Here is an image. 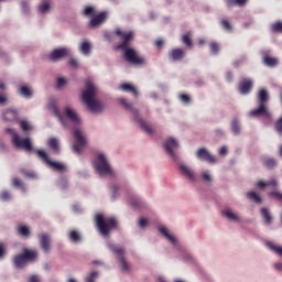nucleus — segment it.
<instances>
[{
    "label": "nucleus",
    "instance_id": "1a4fd4ad",
    "mask_svg": "<svg viewBox=\"0 0 282 282\" xmlns=\"http://www.w3.org/2000/svg\"><path fill=\"white\" fill-rule=\"evenodd\" d=\"M12 144L15 147V149H24V151L28 152L34 151L30 138L21 139L19 134H14V138L12 139Z\"/></svg>",
    "mask_w": 282,
    "mask_h": 282
},
{
    "label": "nucleus",
    "instance_id": "5fc2aeb1",
    "mask_svg": "<svg viewBox=\"0 0 282 282\" xmlns=\"http://www.w3.org/2000/svg\"><path fill=\"white\" fill-rule=\"evenodd\" d=\"M139 226L140 228H147V226H149V220L147 218H141L139 220Z\"/></svg>",
    "mask_w": 282,
    "mask_h": 282
},
{
    "label": "nucleus",
    "instance_id": "c9c22d12",
    "mask_svg": "<svg viewBox=\"0 0 282 282\" xmlns=\"http://www.w3.org/2000/svg\"><path fill=\"white\" fill-rule=\"evenodd\" d=\"M231 131L235 135H239V133H241V126H239V120L234 119L231 121Z\"/></svg>",
    "mask_w": 282,
    "mask_h": 282
},
{
    "label": "nucleus",
    "instance_id": "0e129e2a",
    "mask_svg": "<svg viewBox=\"0 0 282 282\" xmlns=\"http://www.w3.org/2000/svg\"><path fill=\"white\" fill-rule=\"evenodd\" d=\"M219 154L220 155H227L228 154V148L221 147L220 150H219Z\"/></svg>",
    "mask_w": 282,
    "mask_h": 282
},
{
    "label": "nucleus",
    "instance_id": "69168bd1",
    "mask_svg": "<svg viewBox=\"0 0 282 282\" xmlns=\"http://www.w3.org/2000/svg\"><path fill=\"white\" fill-rule=\"evenodd\" d=\"M257 186H258V188H265V186H268V182L265 183V182H263V181H259V182L257 183Z\"/></svg>",
    "mask_w": 282,
    "mask_h": 282
},
{
    "label": "nucleus",
    "instance_id": "052dcab7",
    "mask_svg": "<svg viewBox=\"0 0 282 282\" xmlns=\"http://www.w3.org/2000/svg\"><path fill=\"white\" fill-rule=\"evenodd\" d=\"M68 63L70 67H78V61H76L75 58H70Z\"/></svg>",
    "mask_w": 282,
    "mask_h": 282
},
{
    "label": "nucleus",
    "instance_id": "39448f33",
    "mask_svg": "<svg viewBox=\"0 0 282 282\" xmlns=\"http://www.w3.org/2000/svg\"><path fill=\"white\" fill-rule=\"evenodd\" d=\"M82 14L90 19L88 23L89 28H98V25H102L108 17L107 11H101L96 14V9L91 6L85 7Z\"/></svg>",
    "mask_w": 282,
    "mask_h": 282
},
{
    "label": "nucleus",
    "instance_id": "f257e3e1",
    "mask_svg": "<svg viewBox=\"0 0 282 282\" xmlns=\"http://www.w3.org/2000/svg\"><path fill=\"white\" fill-rule=\"evenodd\" d=\"M113 34L120 39L116 46V50L124 51V58L127 63H131V65H144V58L135 52L134 48H130L131 41L135 39V33L133 31H124L122 29H116Z\"/></svg>",
    "mask_w": 282,
    "mask_h": 282
},
{
    "label": "nucleus",
    "instance_id": "6ab92c4d",
    "mask_svg": "<svg viewBox=\"0 0 282 282\" xmlns=\"http://www.w3.org/2000/svg\"><path fill=\"white\" fill-rule=\"evenodd\" d=\"M180 171L182 175H184L185 177H187V180H189V182H195V172H193V170H191L188 166L181 164Z\"/></svg>",
    "mask_w": 282,
    "mask_h": 282
},
{
    "label": "nucleus",
    "instance_id": "79ce46f5",
    "mask_svg": "<svg viewBox=\"0 0 282 282\" xmlns=\"http://www.w3.org/2000/svg\"><path fill=\"white\" fill-rule=\"evenodd\" d=\"M182 43L187 47H193V40L191 39V33L182 36Z\"/></svg>",
    "mask_w": 282,
    "mask_h": 282
},
{
    "label": "nucleus",
    "instance_id": "bf43d9fd",
    "mask_svg": "<svg viewBox=\"0 0 282 282\" xmlns=\"http://www.w3.org/2000/svg\"><path fill=\"white\" fill-rule=\"evenodd\" d=\"M6 132L11 133L12 140H14V135H19V133H17V131H14L12 128L7 129Z\"/></svg>",
    "mask_w": 282,
    "mask_h": 282
},
{
    "label": "nucleus",
    "instance_id": "4468645a",
    "mask_svg": "<svg viewBox=\"0 0 282 282\" xmlns=\"http://www.w3.org/2000/svg\"><path fill=\"white\" fill-rule=\"evenodd\" d=\"M47 147L51 149V151H53L55 155L61 154V141H58L57 138H50L47 141Z\"/></svg>",
    "mask_w": 282,
    "mask_h": 282
},
{
    "label": "nucleus",
    "instance_id": "72a5a7b5",
    "mask_svg": "<svg viewBox=\"0 0 282 282\" xmlns=\"http://www.w3.org/2000/svg\"><path fill=\"white\" fill-rule=\"evenodd\" d=\"M139 123L142 131L149 133V135H153V128H151V126L147 124V122H144L142 119H139Z\"/></svg>",
    "mask_w": 282,
    "mask_h": 282
},
{
    "label": "nucleus",
    "instance_id": "ea45409f",
    "mask_svg": "<svg viewBox=\"0 0 282 282\" xmlns=\"http://www.w3.org/2000/svg\"><path fill=\"white\" fill-rule=\"evenodd\" d=\"M39 11L41 12V14H47V12H50V1H43L39 6Z\"/></svg>",
    "mask_w": 282,
    "mask_h": 282
},
{
    "label": "nucleus",
    "instance_id": "f704fd0d",
    "mask_svg": "<svg viewBox=\"0 0 282 282\" xmlns=\"http://www.w3.org/2000/svg\"><path fill=\"white\" fill-rule=\"evenodd\" d=\"M263 166H265V169H269V171H271L272 169H275L276 160L267 158L263 160Z\"/></svg>",
    "mask_w": 282,
    "mask_h": 282
},
{
    "label": "nucleus",
    "instance_id": "ddd939ff",
    "mask_svg": "<svg viewBox=\"0 0 282 282\" xmlns=\"http://www.w3.org/2000/svg\"><path fill=\"white\" fill-rule=\"evenodd\" d=\"M239 91L242 96H246L252 91V79L245 78L239 84Z\"/></svg>",
    "mask_w": 282,
    "mask_h": 282
},
{
    "label": "nucleus",
    "instance_id": "680f3d73",
    "mask_svg": "<svg viewBox=\"0 0 282 282\" xmlns=\"http://www.w3.org/2000/svg\"><path fill=\"white\" fill-rule=\"evenodd\" d=\"M267 186H272V188H276V180L268 181Z\"/></svg>",
    "mask_w": 282,
    "mask_h": 282
},
{
    "label": "nucleus",
    "instance_id": "f8f14e48",
    "mask_svg": "<svg viewBox=\"0 0 282 282\" xmlns=\"http://www.w3.org/2000/svg\"><path fill=\"white\" fill-rule=\"evenodd\" d=\"M196 156L203 162H208V164H215V162H217V159L213 156V154H210V152H208V150H206L205 148H200L196 152Z\"/></svg>",
    "mask_w": 282,
    "mask_h": 282
},
{
    "label": "nucleus",
    "instance_id": "e433bc0d",
    "mask_svg": "<svg viewBox=\"0 0 282 282\" xmlns=\"http://www.w3.org/2000/svg\"><path fill=\"white\" fill-rule=\"evenodd\" d=\"M20 95L23 96V98H32V89L28 86H22L19 89Z\"/></svg>",
    "mask_w": 282,
    "mask_h": 282
},
{
    "label": "nucleus",
    "instance_id": "393cba45",
    "mask_svg": "<svg viewBox=\"0 0 282 282\" xmlns=\"http://www.w3.org/2000/svg\"><path fill=\"white\" fill-rule=\"evenodd\" d=\"M260 213L265 221V224L270 225L272 224V214H270V210L265 207H262L260 209Z\"/></svg>",
    "mask_w": 282,
    "mask_h": 282
},
{
    "label": "nucleus",
    "instance_id": "58836bf2",
    "mask_svg": "<svg viewBox=\"0 0 282 282\" xmlns=\"http://www.w3.org/2000/svg\"><path fill=\"white\" fill-rule=\"evenodd\" d=\"M109 248L111 250V252H113L115 254H118V257H123L122 254H124V249L121 247H118L116 245H109Z\"/></svg>",
    "mask_w": 282,
    "mask_h": 282
},
{
    "label": "nucleus",
    "instance_id": "4d7b16f0",
    "mask_svg": "<svg viewBox=\"0 0 282 282\" xmlns=\"http://www.w3.org/2000/svg\"><path fill=\"white\" fill-rule=\"evenodd\" d=\"M3 257H6V247L0 242V259H3Z\"/></svg>",
    "mask_w": 282,
    "mask_h": 282
},
{
    "label": "nucleus",
    "instance_id": "c756f323",
    "mask_svg": "<svg viewBox=\"0 0 282 282\" xmlns=\"http://www.w3.org/2000/svg\"><path fill=\"white\" fill-rule=\"evenodd\" d=\"M227 8H232V6H238L239 8H243L248 0H227Z\"/></svg>",
    "mask_w": 282,
    "mask_h": 282
},
{
    "label": "nucleus",
    "instance_id": "4c0bfd02",
    "mask_svg": "<svg viewBox=\"0 0 282 282\" xmlns=\"http://www.w3.org/2000/svg\"><path fill=\"white\" fill-rule=\"evenodd\" d=\"M267 246L270 250L282 257V247L276 246L274 242H267Z\"/></svg>",
    "mask_w": 282,
    "mask_h": 282
},
{
    "label": "nucleus",
    "instance_id": "a19ab883",
    "mask_svg": "<svg viewBox=\"0 0 282 282\" xmlns=\"http://www.w3.org/2000/svg\"><path fill=\"white\" fill-rule=\"evenodd\" d=\"M271 31L275 34H282V22L278 21L271 25Z\"/></svg>",
    "mask_w": 282,
    "mask_h": 282
},
{
    "label": "nucleus",
    "instance_id": "aec40b11",
    "mask_svg": "<svg viewBox=\"0 0 282 282\" xmlns=\"http://www.w3.org/2000/svg\"><path fill=\"white\" fill-rule=\"evenodd\" d=\"M129 204L132 206V208H137V210L144 208V200L140 199L138 196H132L129 200Z\"/></svg>",
    "mask_w": 282,
    "mask_h": 282
},
{
    "label": "nucleus",
    "instance_id": "338daca9",
    "mask_svg": "<svg viewBox=\"0 0 282 282\" xmlns=\"http://www.w3.org/2000/svg\"><path fill=\"white\" fill-rule=\"evenodd\" d=\"M118 194V186H112V199L116 200V195Z\"/></svg>",
    "mask_w": 282,
    "mask_h": 282
},
{
    "label": "nucleus",
    "instance_id": "13d9d810",
    "mask_svg": "<svg viewBox=\"0 0 282 282\" xmlns=\"http://www.w3.org/2000/svg\"><path fill=\"white\" fill-rule=\"evenodd\" d=\"M202 177L204 180V182H210V174H208L207 172H203L202 173Z\"/></svg>",
    "mask_w": 282,
    "mask_h": 282
},
{
    "label": "nucleus",
    "instance_id": "f03ea898",
    "mask_svg": "<svg viewBox=\"0 0 282 282\" xmlns=\"http://www.w3.org/2000/svg\"><path fill=\"white\" fill-rule=\"evenodd\" d=\"M270 100V95L268 90L260 89L257 96L258 107L249 112L251 118H263L262 122L268 127L272 124V112L268 107V102Z\"/></svg>",
    "mask_w": 282,
    "mask_h": 282
},
{
    "label": "nucleus",
    "instance_id": "412c9836",
    "mask_svg": "<svg viewBox=\"0 0 282 282\" xmlns=\"http://www.w3.org/2000/svg\"><path fill=\"white\" fill-rule=\"evenodd\" d=\"M24 259L28 261H34L39 257V252L36 250L24 249L23 253Z\"/></svg>",
    "mask_w": 282,
    "mask_h": 282
},
{
    "label": "nucleus",
    "instance_id": "a878e982",
    "mask_svg": "<svg viewBox=\"0 0 282 282\" xmlns=\"http://www.w3.org/2000/svg\"><path fill=\"white\" fill-rule=\"evenodd\" d=\"M120 105L128 111H132L133 116H138V109L133 108V105L129 104L127 99H119Z\"/></svg>",
    "mask_w": 282,
    "mask_h": 282
},
{
    "label": "nucleus",
    "instance_id": "cd10ccee",
    "mask_svg": "<svg viewBox=\"0 0 282 282\" xmlns=\"http://www.w3.org/2000/svg\"><path fill=\"white\" fill-rule=\"evenodd\" d=\"M79 52L85 54V56H89V54H91V44L89 42H83L80 44Z\"/></svg>",
    "mask_w": 282,
    "mask_h": 282
},
{
    "label": "nucleus",
    "instance_id": "864d4df0",
    "mask_svg": "<svg viewBox=\"0 0 282 282\" xmlns=\"http://www.w3.org/2000/svg\"><path fill=\"white\" fill-rule=\"evenodd\" d=\"M11 195H10V192L8 191H4L0 194V199H2V202H9Z\"/></svg>",
    "mask_w": 282,
    "mask_h": 282
},
{
    "label": "nucleus",
    "instance_id": "0eeeda50",
    "mask_svg": "<svg viewBox=\"0 0 282 282\" xmlns=\"http://www.w3.org/2000/svg\"><path fill=\"white\" fill-rule=\"evenodd\" d=\"M95 170L102 177L104 175H109L113 177V170H111V165L107 161V158L104 154L97 155V161L95 162Z\"/></svg>",
    "mask_w": 282,
    "mask_h": 282
},
{
    "label": "nucleus",
    "instance_id": "b1692460",
    "mask_svg": "<svg viewBox=\"0 0 282 282\" xmlns=\"http://www.w3.org/2000/svg\"><path fill=\"white\" fill-rule=\"evenodd\" d=\"M263 63L267 67H276L279 65V59L276 57L264 56Z\"/></svg>",
    "mask_w": 282,
    "mask_h": 282
},
{
    "label": "nucleus",
    "instance_id": "de8ad7c7",
    "mask_svg": "<svg viewBox=\"0 0 282 282\" xmlns=\"http://www.w3.org/2000/svg\"><path fill=\"white\" fill-rule=\"evenodd\" d=\"M274 129L279 135H282V117H280L274 124Z\"/></svg>",
    "mask_w": 282,
    "mask_h": 282
},
{
    "label": "nucleus",
    "instance_id": "8fccbe9b",
    "mask_svg": "<svg viewBox=\"0 0 282 282\" xmlns=\"http://www.w3.org/2000/svg\"><path fill=\"white\" fill-rule=\"evenodd\" d=\"M269 197H273V199H276L278 202H282V193L273 191L269 193Z\"/></svg>",
    "mask_w": 282,
    "mask_h": 282
},
{
    "label": "nucleus",
    "instance_id": "f3484780",
    "mask_svg": "<svg viewBox=\"0 0 282 282\" xmlns=\"http://www.w3.org/2000/svg\"><path fill=\"white\" fill-rule=\"evenodd\" d=\"M65 116L74 124L80 123V118H78V113H76V111H74V109H72L70 107L65 108Z\"/></svg>",
    "mask_w": 282,
    "mask_h": 282
},
{
    "label": "nucleus",
    "instance_id": "20e7f679",
    "mask_svg": "<svg viewBox=\"0 0 282 282\" xmlns=\"http://www.w3.org/2000/svg\"><path fill=\"white\" fill-rule=\"evenodd\" d=\"M95 224L102 237H109L111 230L118 228V220L115 217L105 218L102 214H96Z\"/></svg>",
    "mask_w": 282,
    "mask_h": 282
},
{
    "label": "nucleus",
    "instance_id": "a211bd4d",
    "mask_svg": "<svg viewBox=\"0 0 282 282\" xmlns=\"http://www.w3.org/2000/svg\"><path fill=\"white\" fill-rule=\"evenodd\" d=\"M2 116L6 122H12V120H17L19 118V111H17V109H7Z\"/></svg>",
    "mask_w": 282,
    "mask_h": 282
},
{
    "label": "nucleus",
    "instance_id": "774afa93",
    "mask_svg": "<svg viewBox=\"0 0 282 282\" xmlns=\"http://www.w3.org/2000/svg\"><path fill=\"white\" fill-rule=\"evenodd\" d=\"M226 79L230 83L232 80V73L231 72H227L226 73Z\"/></svg>",
    "mask_w": 282,
    "mask_h": 282
},
{
    "label": "nucleus",
    "instance_id": "603ef678",
    "mask_svg": "<svg viewBox=\"0 0 282 282\" xmlns=\"http://www.w3.org/2000/svg\"><path fill=\"white\" fill-rule=\"evenodd\" d=\"M210 52L213 54H219V44L217 42L210 43Z\"/></svg>",
    "mask_w": 282,
    "mask_h": 282
},
{
    "label": "nucleus",
    "instance_id": "6e6552de",
    "mask_svg": "<svg viewBox=\"0 0 282 282\" xmlns=\"http://www.w3.org/2000/svg\"><path fill=\"white\" fill-rule=\"evenodd\" d=\"M74 138H75V143L73 144V151L77 153V155H80L83 148L87 144V139L85 135H83V132L80 130H75L74 131Z\"/></svg>",
    "mask_w": 282,
    "mask_h": 282
},
{
    "label": "nucleus",
    "instance_id": "c03bdc74",
    "mask_svg": "<svg viewBox=\"0 0 282 282\" xmlns=\"http://www.w3.org/2000/svg\"><path fill=\"white\" fill-rule=\"evenodd\" d=\"M18 232L22 237H30V228L28 226H20L18 228Z\"/></svg>",
    "mask_w": 282,
    "mask_h": 282
},
{
    "label": "nucleus",
    "instance_id": "5701e85b",
    "mask_svg": "<svg viewBox=\"0 0 282 282\" xmlns=\"http://www.w3.org/2000/svg\"><path fill=\"white\" fill-rule=\"evenodd\" d=\"M159 231L161 232V235H163V237H165V239H169L171 243L176 245L177 240L173 237V235L169 234V230L166 229V227H160Z\"/></svg>",
    "mask_w": 282,
    "mask_h": 282
},
{
    "label": "nucleus",
    "instance_id": "2f4dec72",
    "mask_svg": "<svg viewBox=\"0 0 282 282\" xmlns=\"http://www.w3.org/2000/svg\"><path fill=\"white\" fill-rule=\"evenodd\" d=\"M247 197L248 199H251V202H254V204H261V202H263L257 192H248Z\"/></svg>",
    "mask_w": 282,
    "mask_h": 282
},
{
    "label": "nucleus",
    "instance_id": "9d476101",
    "mask_svg": "<svg viewBox=\"0 0 282 282\" xmlns=\"http://www.w3.org/2000/svg\"><path fill=\"white\" fill-rule=\"evenodd\" d=\"M177 147H180V143L173 138H170L164 142V149L173 160H177V156L175 155V149H177Z\"/></svg>",
    "mask_w": 282,
    "mask_h": 282
},
{
    "label": "nucleus",
    "instance_id": "4be33fe9",
    "mask_svg": "<svg viewBox=\"0 0 282 282\" xmlns=\"http://www.w3.org/2000/svg\"><path fill=\"white\" fill-rule=\"evenodd\" d=\"M13 262L15 268H23L28 263V260H25V256L23 253L18 254L13 258Z\"/></svg>",
    "mask_w": 282,
    "mask_h": 282
},
{
    "label": "nucleus",
    "instance_id": "2eb2a0df",
    "mask_svg": "<svg viewBox=\"0 0 282 282\" xmlns=\"http://www.w3.org/2000/svg\"><path fill=\"white\" fill-rule=\"evenodd\" d=\"M184 56H186V52H184V50L182 48H174L169 52V58H171V61H174V62L182 61Z\"/></svg>",
    "mask_w": 282,
    "mask_h": 282
},
{
    "label": "nucleus",
    "instance_id": "6e6d98bb",
    "mask_svg": "<svg viewBox=\"0 0 282 282\" xmlns=\"http://www.w3.org/2000/svg\"><path fill=\"white\" fill-rule=\"evenodd\" d=\"M66 84H67V80H65V78L63 77L57 78V87H65Z\"/></svg>",
    "mask_w": 282,
    "mask_h": 282
},
{
    "label": "nucleus",
    "instance_id": "bb28decb",
    "mask_svg": "<svg viewBox=\"0 0 282 282\" xmlns=\"http://www.w3.org/2000/svg\"><path fill=\"white\" fill-rule=\"evenodd\" d=\"M120 89L122 91H128L129 94H133V96L135 97L138 96V89H135L134 86L131 84H122L120 86Z\"/></svg>",
    "mask_w": 282,
    "mask_h": 282
},
{
    "label": "nucleus",
    "instance_id": "09e8293b",
    "mask_svg": "<svg viewBox=\"0 0 282 282\" xmlns=\"http://www.w3.org/2000/svg\"><path fill=\"white\" fill-rule=\"evenodd\" d=\"M98 279V272L97 271H93L89 273V275L86 278V282H96V280Z\"/></svg>",
    "mask_w": 282,
    "mask_h": 282
},
{
    "label": "nucleus",
    "instance_id": "473e14b6",
    "mask_svg": "<svg viewBox=\"0 0 282 282\" xmlns=\"http://www.w3.org/2000/svg\"><path fill=\"white\" fill-rule=\"evenodd\" d=\"M12 186H14V188H20V191H23V193H25V184H23V181H21V178L13 177Z\"/></svg>",
    "mask_w": 282,
    "mask_h": 282
},
{
    "label": "nucleus",
    "instance_id": "423d86ee",
    "mask_svg": "<svg viewBox=\"0 0 282 282\" xmlns=\"http://www.w3.org/2000/svg\"><path fill=\"white\" fill-rule=\"evenodd\" d=\"M35 153L37 158H40V160H42V162L52 171H56L57 173H65V171H67V166H65V164L50 160V155H47V152L44 150H35Z\"/></svg>",
    "mask_w": 282,
    "mask_h": 282
},
{
    "label": "nucleus",
    "instance_id": "c85d7f7f",
    "mask_svg": "<svg viewBox=\"0 0 282 282\" xmlns=\"http://www.w3.org/2000/svg\"><path fill=\"white\" fill-rule=\"evenodd\" d=\"M68 239L73 241V243H78L82 241L80 232L78 230H70L68 235Z\"/></svg>",
    "mask_w": 282,
    "mask_h": 282
},
{
    "label": "nucleus",
    "instance_id": "9b49d317",
    "mask_svg": "<svg viewBox=\"0 0 282 282\" xmlns=\"http://www.w3.org/2000/svg\"><path fill=\"white\" fill-rule=\"evenodd\" d=\"M69 55V50L67 48H55L48 56L50 61L53 63H58V61H63L65 56Z\"/></svg>",
    "mask_w": 282,
    "mask_h": 282
},
{
    "label": "nucleus",
    "instance_id": "7ed1b4c3",
    "mask_svg": "<svg viewBox=\"0 0 282 282\" xmlns=\"http://www.w3.org/2000/svg\"><path fill=\"white\" fill-rule=\"evenodd\" d=\"M96 96H98V87L91 82V79L86 80V89L82 94L83 102H85L86 107L93 111V113H99L102 111V104L96 100Z\"/></svg>",
    "mask_w": 282,
    "mask_h": 282
},
{
    "label": "nucleus",
    "instance_id": "3c124183",
    "mask_svg": "<svg viewBox=\"0 0 282 282\" xmlns=\"http://www.w3.org/2000/svg\"><path fill=\"white\" fill-rule=\"evenodd\" d=\"M178 98L184 102V105H191V96L186 94H181Z\"/></svg>",
    "mask_w": 282,
    "mask_h": 282
},
{
    "label": "nucleus",
    "instance_id": "37998d69",
    "mask_svg": "<svg viewBox=\"0 0 282 282\" xmlns=\"http://www.w3.org/2000/svg\"><path fill=\"white\" fill-rule=\"evenodd\" d=\"M220 25L223 29L226 30V32H232V24H230V21L226 20V19H223L220 21Z\"/></svg>",
    "mask_w": 282,
    "mask_h": 282
},
{
    "label": "nucleus",
    "instance_id": "7c9ffc66",
    "mask_svg": "<svg viewBox=\"0 0 282 282\" xmlns=\"http://www.w3.org/2000/svg\"><path fill=\"white\" fill-rule=\"evenodd\" d=\"M224 217H227L229 221H239V216L234 214L230 209L223 210Z\"/></svg>",
    "mask_w": 282,
    "mask_h": 282
},
{
    "label": "nucleus",
    "instance_id": "e2e57ef3",
    "mask_svg": "<svg viewBox=\"0 0 282 282\" xmlns=\"http://www.w3.org/2000/svg\"><path fill=\"white\" fill-rule=\"evenodd\" d=\"M29 282H41V279H39V275H31Z\"/></svg>",
    "mask_w": 282,
    "mask_h": 282
},
{
    "label": "nucleus",
    "instance_id": "dca6fc26",
    "mask_svg": "<svg viewBox=\"0 0 282 282\" xmlns=\"http://www.w3.org/2000/svg\"><path fill=\"white\" fill-rule=\"evenodd\" d=\"M40 239V246L44 252H50L52 250V246L50 245V236L46 234H42L39 236Z\"/></svg>",
    "mask_w": 282,
    "mask_h": 282
},
{
    "label": "nucleus",
    "instance_id": "a18cd8bd",
    "mask_svg": "<svg viewBox=\"0 0 282 282\" xmlns=\"http://www.w3.org/2000/svg\"><path fill=\"white\" fill-rule=\"evenodd\" d=\"M20 128L22 129V131H24V133H28V131H32V126H30V122H28L26 120L20 121Z\"/></svg>",
    "mask_w": 282,
    "mask_h": 282
},
{
    "label": "nucleus",
    "instance_id": "49530a36",
    "mask_svg": "<svg viewBox=\"0 0 282 282\" xmlns=\"http://www.w3.org/2000/svg\"><path fill=\"white\" fill-rule=\"evenodd\" d=\"M119 262H120V265H121V270L123 272H129V263L127 262V260L124 259V257H120L119 258Z\"/></svg>",
    "mask_w": 282,
    "mask_h": 282
}]
</instances>
